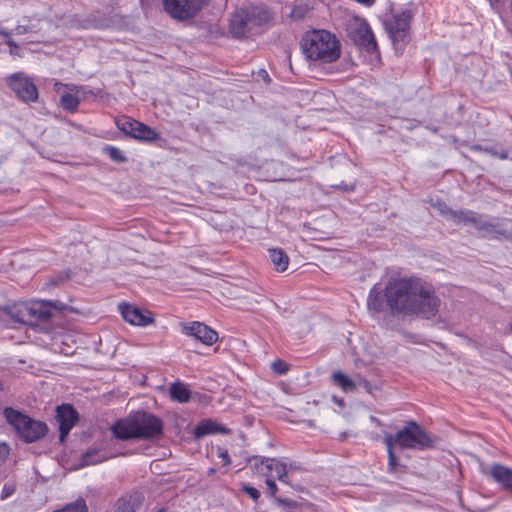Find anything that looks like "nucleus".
Wrapping results in <instances>:
<instances>
[{
  "label": "nucleus",
  "mask_w": 512,
  "mask_h": 512,
  "mask_svg": "<svg viewBox=\"0 0 512 512\" xmlns=\"http://www.w3.org/2000/svg\"><path fill=\"white\" fill-rule=\"evenodd\" d=\"M509 329H510V331L512 333V317H511V320H510V323H509Z\"/></svg>",
  "instance_id": "47"
},
{
  "label": "nucleus",
  "mask_w": 512,
  "mask_h": 512,
  "mask_svg": "<svg viewBox=\"0 0 512 512\" xmlns=\"http://www.w3.org/2000/svg\"><path fill=\"white\" fill-rule=\"evenodd\" d=\"M108 459V456L100 449H90L86 451L80 460V467L95 465Z\"/></svg>",
  "instance_id": "25"
},
{
  "label": "nucleus",
  "mask_w": 512,
  "mask_h": 512,
  "mask_svg": "<svg viewBox=\"0 0 512 512\" xmlns=\"http://www.w3.org/2000/svg\"><path fill=\"white\" fill-rule=\"evenodd\" d=\"M50 301L40 300L29 303L32 326L38 322H47L52 317V311L49 308Z\"/></svg>",
  "instance_id": "17"
},
{
  "label": "nucleus",
  "mask_w": 512,
  "mask_h": 512,
  "mask_svg": "<svg viewBox=\"0 0 512 512\" xmlns=\"http://www.w3.org/2000/svg\"><path fill=\"white\" fill-rule=\"evenodd\" d=\"M242 490L253 500H257L260 497V492L247 484L242 485Z\"/></svg>",
  "instance_id": "35"
},
{
  "label": "nucleus",
  "mask_w": 512,
  "mask_h": 512,
  "mask_svg": "<svg viewBox=\"0 0 512 512\" xmlns=\"http://www.w3.org/2000/svg\"><path fill=\"white\" fill-rule=\"evenodd\" d=\"M412 13L410 10H404L394 14L385 21V29L389 33L393 43L403 41L409 31Z\"/></svg>",
  "instance_id": "12"
},
{
  "label": "nucleus",
  "mask_w": 512,
  "mask_h": 512,
  "mask_svg": "<svg viewBox=\"0 0 512 512\" xmlns=\"http://www.w3.org/2000/svg\"><path fill=\"white\" fill-rule=\"evenodd\" d=\"M333 383L340 387L343 391H354L357 388V384L354 380L350 379L347 375L341 371L334 372L331 376Z\"/></svg>",
  "instance_id": "26"
},
{
  "label": "nucleus",
  "mask_w": 512,
  "mask_h": 512,
  "mask_svg": "<svg viewBox=\"0 0 512 512\" xmlns=\"http://www.w3.org/2000/svg\"><path fill=\"white\" fill-rule=\"evenodd\" d=\"M260 473L266 477V485L268 487L269 494L274 497L277 492V485L275 483L273 474L264 472L263 469Z\"/></svg>",
  "instance_id": "32"
},
{
  "label": "nucleus",
  "mask_w": 512,
  "mask_h": 512,
  "mask_svg": "<svg viewBox=\"0 0 512 512\" xmlns=\"http://www.w3.org/2000/svg\"><path fill=\"white\" fill-rule=\"evenodd\" d=\"M269 19L268 12L260 7L251 6L241 9L232 15L230 31L236 37L244 36L253 26L266 22Z\"/></svg>",
  "instance_id": "6"
},
{
  "label": "nucleus",
  "mask_w": 512,
  "mask_h": 512,
  "mask_svg": "<svg viewBox=\"0 0 512 512\" xmlns=\"http://www.w3.org/2000/svg\"><path fill=\"white\" fill-rule=\"evenodd\" d=\"M342 189H344L345 191H352L354 189V186L350 185H344L343 187L340 186Z\"/></svg>",
  "instance_id": "45"
},
{
  "label": "nucleus",
  "mask_w": 512,
  "mask_h": 512,
  "mask_svg": "<svg viewBox=\"0 0 512 512\" xmlns=\"http://www.w3.org/2000/svg\"><path fill=\"white\" fill-rule=\"evenodd\" d=\"M6 84L20 100L24 102H36L38 100L37 86L25 73L18 72L9 75L6 78Z\"/></svg>",
  "instance_id": "10"
},
{
  "label": "nucleus",
  "mask_w": 512,
  "mask_h": 512,
  "mask_svg": "<svg viewBox=\"0 0 512 512\" xmlns=\"http://www.w3.org/2000/svg\"><path fill=\"white\" fill-rule=\"evenodd\" d=\"M384 303L382 291L377 285L373 286L367 299L368 309L373 313H380L384 309Z\"/></svg>",
  "instance_id": "23"
},
{
  "label": "nucleus",
  "mask_w": 512,
  "mask_h": 512,
  "mask_svg": "<svg viewBox=\"0 0 512 512\" xmlns=\"http://www.w3.org/2000/svg\"><path fill=\"white\" fill-rule=\"evenodd\" d=\"M272 368L278 374H285L288 371V365L281 360L273 362Z\"/></svg>",
  "instance_id": "36"
},
{
  "label": "nucleus",
  "mask_w": 512,
  "mask_h": 512,
  "mask_svg": "<svg viewBox=\"0 0 512 512\" xmlns=\"http://www.w3.org/2000/svg\"><path fill=\"white\" fill-rule=\"evenodd\" d=\"M169 392L171 398L180 403L187 402L190 398V392L188 388L179 382L173 383L169 389Z\"/></svg>",
  "instance_id": "28"
},
{
  "label": "nucleus",
  "mask_w": 512,
  "mask_h": 512,
  "mask_svg": "<svg viewBox=\"0 0 512 512\" xmlns=\"http://www.w3.org/2000/svg\"><path fill=\"white\" fill-rule=\"evenodd\" d=\"M301 48L308 60L320 64L333 63L341 55L339 40L327 30L307 32L301 41Z\"/></svg>",
  "instance_id": "3"
},
{
  "label": "nucleus",
  "mask_w": 512,
  "mask_h": 512,
  "mask_svg": "<svg viewBox=\"0 0 512 512\" xmlns=\"http://www.w3.org/2000/svg\"><path fill=\"white\" fill-rule=\"evenodd\" d=\"M485 148H486V147H483V146H481V145H472L470 149H471L472 151H480V152H484V149H485Z\"/></svg>",
  "instance_id": "44"
},
{
  "label": "nucleus",
  "mask_w": 512,
  "mask_h": 512,
  "mask_svg": "<svg viewBox=\"0 0 512 512\" xmlns=\"http://www.w3.org/2000/svg\"><path fill=\"white\" fill-rule=\"evenodd\" d=\"M114 436L121 440L159 438L163 432V423L153 414L139 411L112 426Z\"/></svg>",
  "instance_id": "2"
},
{
  "label": "nucleus",
  "mask_w": 512,
  "mask_h": 512,
  "mask_svg": "<svg viewBox=\"0 0 512 512\" xmlns=\"http://www.w3.org/2000/svg\"><path fill=\"white\" fill-rule=\"evenodd\" d=\"M346 31L348 37L366 51L373 52L377 49L376 39L365 19L351 16L347 20Z\"/></svg>",
  "instance_id": "7"
},
{
  "label": "nucleus",
  "mask_w": 512,
  "mask_h": 512,
  "mask_svg": "<svg viewBox=\"0 0 512 512\" xmlns=\"http://www.w3.org/2000/svg\"><path fill=\"white\" fill-rule=\"evenodd\" d=\"M311 11V7L306 2H300L293 6L290 17L294 20H302L304 19Z\"/></svg>",
  "instance_id": "30"
},
{
  "label": "nucleus",
  "mask_w": 512,
  "mask_h": 512,
  "mask_svg": "<svg viewBox=\"0 0 512 512\" xmlns=\"http://www.w3.org/2000/svg\"><path fill=\"white\" fill-rule=\"evenodd\" d=\"M473 220L467 221L466 224L473 225L477 230L482 233L484 237H492L496 239H507L512 240V228H508L509 224H512L511 220H507L505 223L502 222H488L482 219V217L473 211Z\"/></svg>",
  "instance_id": "11"
},
{
  "label": "nucleus",
  "mask_w": 512,
  "mask_h": 512,
  "mask_svg": "<svg viewBox=\"0 0 512 512\" xmlns=\"http://www.w3.org/2000/svg\"><path fill=\"white\" fill-rule=\"evenodd\" d=\"M218 456L224 461V465L227 466L231 463L229 454L226 450H220Z\"/></svg>",
  "instance_id": "41"
},
{
  "label": "nucleus",
  "mask_w": 512,
  "mask_h": 512,
  "mask_svg": "<svg viewBox=\"0 0 512 512\" xmlns=\"http://www.w3.org/2000/svg\"><path fill=\"white\" fill-rule=\"evenodd\" d=\"M229 432L230 430L227 427L221 425L217 421L205 419L195 427L194 435L196 438H201L209 434H229Z\"/></svg>",
  "instance_id": "18"
},
{
  "label": "nucleus",
  "mask_w": 512,
  "mask_h": 512,
  "mask_svg": "<svg viewBox=\"0 0 512 512\" xmlns=\"http://www.w3.org/2000/svg\"><path fill=\"white\" fill-rule=\"evenodd\" d=\"M103 151L110 157L111 160L117 163H124L127 161V158L123 154V152L114 146H105Z\"/></svg>",
  "instance_id": "31"
},
{
  "label": "nucleus",
  "mask_w": 512,
  "mask_h": 512,
  "mask_svg": "<svg viewBox=\"0 0 512 512\" xmlns=\"http://www.w3.org/2000/svg\"><path fill=\"white\" fill-rule=\"evenodd\" d=\"M7 318V309L0 307V322Z\"/></svg>",
  "instance_id": "43"
},
{
  "label": "nucleus",
  "mask_w": 512,
  "mask_h": 512,
  "mask_svg": "<svg viewBox=\"0 0 512 512\" xmlns=\"http://www.w3.org/2000/svg\"><path fill=\"white\" fill-rule=\"evenodd\" d=\"M269 256L276 271L284 272L287 269L289 257L282 249H269Z\"/></svg>",
  "instance_id": "24"
},
{
  "label": "nucleus",
  "mask_w": 512,
  "mask_h": 512,
  "mask_svg": "<svg viewBox=\"0 0 512 512\" xmlns=\"http://www.w3.org/2000/svg\"><path fill=\"white\" fill-rule=\"evenodd\" d=\"M263 73L265 74V75H263V78L268 77V73H266L265 71H263Z\"/></svg>",
  "instance_id": "49"
},
{
  "label": "nucleus",
  "mask_w": 512,
  "mask_h": 512,
  "mask_svg": "<svg viewBox=\"0 0 512 512\" xmlns=\"http://www.w3.org/2000/svg\"><path fill=\"white\" fill-rule=\"evenodd\" d=\"M5 43L9 46V53L12 56H20V48L17 43L12 39V37H8L5 40Z\"/></svg>",
  "instance_id": "34"
},
{
  "label": "nucleus",
  "mask_w": 512,
  "mask_h": 512,
  "mask_svg": "<svg viewBox=\"0 0 512 512\" xmlns=\"http://www.w3.org/2000/svg\"><path fill=\"white\" fill-rule=\"evenodd\" d=\"M142 505V496L133 493L121 497L116 503L115 512H136Z\"/></svg>",
  "instance_id": "21"
},
{
  "label": "nucleus",
  "mask_w": 512,
  "mask_h": 512,
  "mask_svg": "<svg viewBox=\"0 0 512 512\" xmlns=\"http://www.w3.org/2000/svg\"><path fill=\"white\" fill-rule=\"evenodd\" d=\"M484 152L499 159L505 160L509 158V152L506 149H501L500 151L495 150L492 147H488L484 149Z\"/></svg>",
  "instance_id": "33"
},
{
  "label": "nucleus",
  "mask_w": 512,
  "mask_h": 512,
  "mask_svg": "<svg viewBox=\"0 0 512 512\" xmlns=\"http://www.w3.org/2000/svg\"><path fill=\"white\" fill-rule=\"evenodd\" d=\"M254 468L261 472L263 469L264 472L271 473L274 476V479H278L281 482L288 483L287 480V469L286 465L274 458H260V457H253Z\"/></svg>",
  "instance_id": "15"
},
{
  "label": "nucleus",
  "mask_w": 512,
  "mask_h": 512,
  "mask_svg": "<svg viewBox=\"0 0 512 512\" xmlns=\"http://www.w3.org/2000/svg\"><path fill=\"white\" fill-rule=\"evenodd\" d=\"M12 35V31H9L6 28L0 27V36L4 37V39H8Z\"/></svg>",
  "instance_id": "42"
},
{
  "label": "nucleus",
  "mask_w": 512,
  "mask_h": 512,
  "mask_svg": "<svg viewBox=\"0 0 512 512\" xmlns=\"http://www.w3.org/2000/svg\"><path fill=\"white\" fill-rule=\"evenodd\" d=\"M384 443L386 445L387 453H388V465H387L388 472L396 473L400 464H399L398 459L394 453V449H393L394 444L392 443L391 434L385 435Z\"/></svg>",
  "instance_id": "27"
},
{
  "label": "nucleus",
  "mask_w": 512,
  "mask_h": 512,
  "mask_svg": "<svg viewBox=\"0 0 512 512\" xmlns=\"http://www.w3.org/2000/svg\"><path fill=\"white\" fill-rule=\"evenodd\" d=\"M55 86H56V87H58V86H61V87H62V86H63V87H68L67 85H63V84H61V83H55Z\"/></svg>",
  "instance_id": "46"
},
{
  "label": "nucleus",
  "mask_w": 512,
  "mask_h": 512,
  "mask_svg": "<svg viewBox=\"0 0 512 512\" xmlns=\"http://www.w3.org/2000/svg\"><path fill=\"white\" fill-rule=\"evenodd\" d=\"M208 0H162L164 11L177 21H185L197 15Z\"/></svg>",
  "instance_id": "9"
},
{
  "label": "nucleus",
  "mask_w": 512,
  "mask_h": 512,
  "mask_svg": "<svg viewBox=\"0 0 512 512\" xmlns=\"http://www.w3.org/2000/svg\"><path fill=\"white\" fill-rule=\"evenodd\" d=\"M263 73L265 74V75H263V78L268 77V73H266L265 71H263Z\"/></svg>",
  "instance_id": "50"
},
{
  "label": "nucleus",
  "mask_w": 512,
  "mask_h": 512,
  "mask_svg": "<svg viewBox=\"0 0 512 512\" xmlns=\"http://www.w3.org/2000/svg\"><path fill=\"white\" fill-rule=\"evenodd\" d=\"M214 472H215V469H214V468H211V469H209V471H208V473H209L210 475H211V474H213Z\"/></svg>",
  "instance_id": "48"
},
{
  "label": "nucleus",
  "mask_w": 512,
  "mask_h": 512,
  "mask_svg": "<svg viewBox=\"0 0 512 512\" xmlns=\"http://www.w3.org/2000/svg\"><path fill=\"white\" fill-rule=\"evenodd\" d=\"M56 419L59 423V440L63 443L66 436L75 425L78 415L71 405H61L56 409Z\"/></svg>",
  "instance_id": "16"
},
{
  "label": "nucleus",
  "mask_w": 512,
  "mask_h": 512,
  "mask_svg": "<svg viewBox=\"0 0 512 512\" xmlns=\"http://www.w3.org/2000/svg\"><path fill=\"white\" fill-rule=\"evenodd\" d=\"M13 492H14V488L12 486L4 485L2 493H1V498L5 499V498L9 497L10 495H12Z\"/></svg>",
  "instance_id": "40"
},
{
  "label": "nucleus",
  "mask_w": 512,
  "mask_h": 512,
  "mask_svg": "<svg viewBox=\"0 0 512 512\" xmlns=\"http://www.w3.org/2000/svg\"><path fill=\"white\" fill-rule=\"evenodd\" d=\"M30 31V28L25 25H18L14 28L13 34L15 35H24Z\"/></svg>",
  "instance_id": "38"
},
{
  "label": "nucleus",
  "mask_w": 512,
  "mask_h": 512,
  "mask_svg": "<svg viewBox=\"0 0 512 512\" xmlns=\"http://www.w3.org/2000/svg\"><path fill=\"white\" fill-rule=\"evenodd\" d=\"M80 100L77 97V95L70 93V92H64L61 95V105L65 110L74 112L77 110L79 106Z\"/></svg>",
  "instance_id": "29"
},
{
  "label": "nucleus",
  "mask_w": 512,
  "mask_h": 512,
  "mask_svg": "<svg viewBox=\"0 0 512 512\" xmlns=\"http://www.w3.org/2000/svg\"><path fill=\"white\" fill-rule=\"evenodd\" d=\"M4 416L16 435L25 443L37 442L48 433L49 428L45 422L31 418L11 407L5 408Z\"/></svg>",
  "instance_id": "4"
},
{
  "label": "nucleus",
  "mask_w": 512,
  "mask_h": 512,
  "mask_svg": "<svg viewBox=\"0 0 512 512\" xmlns=\"http://www.w3.org/2000/svg\"><path fill=\"white\" fill-rule=\"evenodd\" d=\"M490 475L495 482L506 490H512V469L501 464H493Z\"/></svg>",
  "instance_id": "19"
},
{
  "label": "nucleus",
  "mask_w": 512,
  "mask_h": 512,
  "mask_svg": "<svg viewBox=\"0 0 512 512\" xmlns=\"http://www.w3.org/2000/svg\"><path fill=\"white\" fill-rule=\"evenodd\" d=\"M182 332L201 341L205 345H212L218 339L216 331L201 322L182 323Z\"/></svg>",
  "instance_id": "13"
},
{
  "label": "nucleus",
  "mask_w": 512,
  "mask_h": 512,
  "mask_svg": "<svg viewBox=\"0 0 512 512\" xmlns=\"http://www.w3.org/2000/svg\"><path fill=\"white\" fill-rule=\"evenodd\" d=\"M391 439L401 449L427 450L435 444V439L415 421L408 422L395 435L391 434Z\"/></svg>",
  "instance_id": "5"
},
{
  "label": "nucleus",
  "mask_w": 512,
  "mask_h": 512,
  "mask_svg": "<svg viewBox=\"0 0 512 512\" xmlns=\"http://www.w3.org/2000/svg\"><path fill=\"white\" fill-rule=\"evenodd\" d=\"M158 512H164V511H163V510H160V511H158Z\"/></svg>",
  "instance_id": "51"
},
{
  "label": "nucleus",
  "mask_w": 512,
  "mask_h": 512,
  "mask_svg": "<svg viewBox=\"0 0 512 512\" xmlns=\"http://www.w3.org/2000/svg\"><path fill=\"white\" fill-rule=\"evenodd\" d=\"M383 292L394 315L431 319L441 305L434 286L418 277L390 278Z\"/></svg>",
  "instance_id": "1"
},
{
  "label": "nucleus",
  "mask_w": 512,
  "mask_h": 512,
  "mask_svg": "<svg viewBox=\"0 0 512 512\" xmlns=\"http://www.w3.org/2000/svg\"><path fill=\"white\" fill-rule=\"evenodd\" d=\"M8 316L16 322L32 326L29 303H21L7 309V317Z\"/></svg>",
  "instance_id": "22"
},
{
  "label": "nucleus",
  "mask_w": 512,
  "mask_h": 512,
  "mask_svg": "<svg viewBox=\"0 0 512 512\" xmlns=\"http://www.w3.org/2000/svg\"><path fill=\"white\" fill-rule=\"evenodd\" d=\"M119 310L123 319L131 325L147 326L154 323L152 313L143 311L135 305L122 303L119 304Z\"/></svg>",
  "instance_id": "14"
},
{
  "label": "nucleus",
  "mask_w": 512,
  "mask_h": 512,
  "mask_svg": "<svg viewBox=\"0 0 512 512\" xmlns=\"http://www.w3.org/2000/svg\"><path fill=\"white\" fill-rule=\"evenodd\" d=\"M355 382L357 384V387L361 386V387L365 388L367 391H369L371 388V384L369 383V381H367L366 379H364L362 377H358Z\"/></svg>",
  "instance_id": "39"
},
{
  "label": "nucleus",
  "mask_w": 512,
  "mask_h": 512,
  "mask_svg": "<svg viewBox=\"0 0 512 512\" xmlns=\"http://www.w3.org/2000/svg\"><path fill=\"white\" fill-rule=\"evenodd\" d=\"M437 207L441 215L450 218L456 224H466L467 221L473 220V211L471 210H452L444 203H437Z\"/></svg>",
  "instance_id": "20"
},
{
  "label": "nucleus",
  "mask_w": 512,
  "mask_h": 512,
  "mask_svg": "<svg viewBox=\"0 0 512 512\" xmlns=\"http://www.w3.org/2000/svg\"><path fill=\"white\" fill-rule=\"evenodd\" d=\"M115 124L125 135L140 141L153 142L159 139V134L150 126L128 116H119Z\"/></svg>",
  "instance_id": "8"
},
{
  "label": "nucleus",
  "mask_w": 512,
  "mask_h": 512,
  "mask_svg": "<svg viewBox=\"0 0 512 512\" xmlns=\"http://www.w3.org/2000/svg\"><path fill=\"white\" fill-rule=\"evenodd\" d=\"M49 308L52 311V309L58 310V311H64L68 309V306L60 301H50Z\"/></svg>",
  "instance_id": "37"
}]
</instances>
